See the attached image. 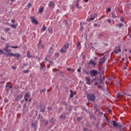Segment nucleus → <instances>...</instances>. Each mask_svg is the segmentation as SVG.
Instances as JSON below:
<instances>
[{"instance_id": "nucleus-1", "label": "nucleus", "mask_w": 131, "mask_h": 131, "mask_svg": "<svg viewBox=\"0 0 131 131\" xmlns=\"http://www.w3.org/2000/svg\"><path fill=\"white\" fill-rule=\"evenodd\" d=\"M7 57H16L17 60L21 57V55H20L19 53H17L15 54H14L13 53H8L7 54Z\"/></svg>"}, {"instance_id": "nucleus-2", "label": "nucleus", "mask_w": 131, "mask_h": 131, "mask_svg": "<svg viewBox=\"0 0 131 131\" xmlns=\"http://www.w3.org/2000/svg\"><path fill=\"white\" fill-rule=\"evenodd\" d=\"M87 98L89 101H92V102L95 101L96 100V96L95 94H90L87 95Z\"/></svg>"}, {"instance_id": "nucleus-3", "label": "nucleus", "mask_w": 131, "mask_h": 131, "mask_svg": "<svg viewBox=\"0 0 131 131\" xmlns=\"http://www.w3.org/2000/svg\"><path fill=\"white\" fill-rule=\"evenodd\" d=\"M54 47H55V45H53L49 50L48 51V56L49 57H51L52 55H53L54 52H55V50H54Z\"/></svg>"}, {"instance_id": "nucleus-4", "label": "nucleus", "mask_w": 131, "mask_h": 131, "mask_svg": "<svg viewBox=\"0 0 131 131\" xmlns=\"http://www.w3.org/2000/svg\"><path fill=\"white\" fill-rule=\"evenodd\" d=\"M55 6L56 4L53 1H50L48 4L49 8L50 9H55Z\"/></svg>"}, {"instance_id": "nucleus-5", "label": "nucleus", "mask_w": 131, "mask_h": 131, "mask_svg": "<svg viewBox=\"0 0 131 131\" xmlns=\"http://www.w3.org/2000/svg\"><path fill=\"white\" fill-rule=\"evenodd\" d=\"M90 74L92 77H94V76H96L98 74V72L96 70H93L90 71Z\"/></svg>"}, {"instance_id": "nucleus-6", "label": "nucleus", "mask_w": 131, "mask_h": 131, "mask_svg": "<svg viewBox=\"0 0 131 131\" xmlns=\"http://www.w3.org/2000/svg\"><path fill=\"white\" fill-rule=\"evenodd\" d=\"M114 53H115V54H118L119 53H120V52H121V49H120V46H119L116 47V48L114 50Z\"/></svg>"}, {"instance_id": "nucleus-7", "label": "nucleus", "mask_w": 131, "mask_h": 131, "mask_svg": "<svg viewBox=\"0 0 131 131\" xmlns=\"http://www.w3.org/2000/svg\"><path fill=\"white\" fill-rule=\"evenodd\" d=\"M10 45H9L8 43H6V47L5 48V52H6L7 53H9V52H12V50L9 49V48H10Z\"/></svg>"}, {"instance_id": "nucleus-8", "label": "nucleus", "mask_w": 131, "mask_h": 131, "mask_svg": "<svg viewBox=\"0 0 131 131\" xmlns=\"http://www.w3.org/2000/svg\"><path fill=\"white\" fill-rule=\"evenodd\" d=\"M85 79H86V83L87 84H89V85H91V83H92V80H91V78H90L89 77H85Z\"/></svg>"}, {"instance_id": "nucleus-9", "label": "nucleus", "mask_w": 131, "mask_h": 131, "mask_svg": "<svg viewBox=\"0 0 131 131\" xmlns=\"http://www.w3.org/2000/svg\"><path fill=\"white\" fill-rule=\"evenodd\" d=\"M31 22L33 23L34 24H36V25H38V21L34 18V17H31Z\"/></svg>"}, {"instance_id": "nucleus-10", "label": "nucleus", "mask_w": 131, "mask_h": 131, "mask_svg": "<svg viewBox=\"0 0 131 131\" xmlns=\"http://www.w3.org/2000/svg\"><path fill=\"white\" fill-rule=\"evenodd\" d=\"M112 123L115 127H118V126H119V123H118L116 121L113 120L112 121Z\"/></svg>"}, {"instance_id": "nucleus-11", "label": "nucleus", "mask_w": 131, "mask_h": 131, "mask_svg": "<svg viewBox=\"0 0 131 131\" xmlns=\"http://www.w3.org/2000/svg\"><path fill=\"white\" fill-rule=\"evenodd\" d=\"M40 111L42 113L45 112H46V106L45 104H42L40 106Z\"/></svg>"}, {"instance_id": "nucleus-12", "label": "nucleus", "mask_w": 131, "mask_h": 131, "mask_svg": "<svg viewBox=\"0 0 131 131\" xmlns=\"http://www.w3.org/2000/svg\"><path fill=\"white\" fill-rule=\"evenodd\" d=\"M105 61H106V56H104L100 60L99 63H100V64H103V63H105Z\"/></svg>"}, {"instance_id": "nucleus-13", "label": "nucleus", "mask_w": 131, "mask_h": 131, "mask_svg": "<svg viewBox=\"0 0 131 131\" xmlns=\"http://www.w3.org/2000/svg\"><path fill=\"white\" fill-rule=\"evenodd\" d=\"M98 15H97V14H94V16L92 17V15H90V18L89 19V21H94V20H95V18H96V17H97Z\"/></svg>"}, {"instance_id": "nucleus-14", "label": "nucleus", "mask_w": 131, "mask_h": 131, "mask_svg": "<svg viewBox=\"0 0 131 131\" xmlns=\"http://www.w3.org/2000/svg\"><path fill=\"white\" fill-rule=\"evenodd\" d=\"M6 90L7 92H9L10 91V89H12V85H11L10 84H7L6 85Z\"/></svg>"}, {"instance_id": "nucleus-15", "label": "nucleus", "mask_w": 131, "mask_h": 131, "mask_svg": "<svg viewBox=\"0 0 131 131\" xmlns=\"http://www.w3.org/2000/svg\"><path fill=\"white\" fill-rule=\"evenodd\" d=\"M60 53L66 52V45H64L63 47L60 50Z\"/></svg>"}, {"instance_id": "nucleus-16", "label": "nucleus", "mask_w": 131, "mask_h": 131, "mask_svg": "<svg viewBox=\"0 0 131 131\" xmlns=\"http://www.w3.org/2000/svg\"><path fill=\"white\" fill-rule=\"evenodd\" d=\"M32 126L34 129H36V123L34 122H32Z\"/></svg>"}, {"instance_id": "nucleus-17", "label": "nucleus", "mask_w": 131, "mask_h": 131, "mask_svg": "<svg viewBox=\"0 0 131 131\" xmlns=\"http://www.w3.org/2000/svg\"><path fill=\"white\" fill-rule=\"evenodd\" d=\"M66 118V113H63L62 115H61L60 116V118H61V119H65Z\"/></svg>"}, {"instance_id": "nucleus-18", "label": "nucleus", "mask_w": 131, "mask_h": 131, "mask_svg": "<svg viewBox=\"0 0 131 131\" xmlns=\"http://www.w3.org/2000/svg\"><path fill=\"white\" fill-rule=\"evenodd\" d=\"M23 98V94H19L17 96V100H20V99H22Z\"/></svg>"}, {"instance_id": "nucleus-19", "label": "nucleus", "mask_w": 131, "mask_h": 131, "mask_svg": "<svg viewBox=\"0 0 131 131\" xmlns=\"http://www.w3.org/2000/svg\"><path fill=\"white\" fill-rule=\"evenodd\" d=\"M70 98H73V91L70 90Z\"/></svg>"}, {"instance_id": "nucleus-20", "label": "nucleus", "mask_w": 131, "mask_h": 131, "mask_svg": "<svg viewBox=\"0 0 131 131\" xmlns=\"http://www.w3.org/2000/svg\"><path fill=\"white\" fill-rule=\"evenodd\" d=\"M89 63L90 64H93L94 66H96V62L94 60L90 61Z\"/></svg>"}, {"instance_id": "nucleus-21", "label": "nucleus", "mask_w": 131, "mask_h": 131, "mask_svg": "<svg viewBox=\"0 0 131 131\" xmlns=\"http://www.w3.org/2000/svg\"><path fill=\"white\" fill-rule=\"evenodd\" d=\"M117 98H121L122 97V95L120 93H119L117 94Z\"/></svg>"}, {"instance_id": "nucleus-22", "label": "nucleus", "mask_w": 131, "mask_h": 131, "mask_svg": "<svg viewBox=\"0 0 131 131\" xmlns=\"http://www.w3.org/2000/svg\"><path fill=\"white\" fill-rule=\"evenodd\" d=\"M42 31H46V30H47V27H46V26H43L42 28Z\"/></svg>"}, {"instance_id": "nucleus-23", "label": "nucleus", "mask_w": 131, "mask_h": 131, "mask_svg": "<svg viewBox=\"0 0 131 131\" xmlns=\"http://www.w3.org/2000/svg\"><path fill=\"white\" fill-rule=\"evenodd\" d=\"M55 56L56 58H59V57L60 56V55H59V53L58 52L55 53Z\"/></svg>"}, {"instance_id": "nucleus-24", "label": "nucleus", "mask_w": 131, "mask_h": 131, "mask_svg": "<svg viewBox=\"0 0 131 131\" xmlns=\"http://www.w3.org/2000/svg\"><path fill=\"white\" fill-rule=\"evenodd\" d=\"M43 12V8H41L39 9V13H42Z\"/></svg>"}, {"instance_id": "nucleus-25", "label": "nucleus", "mask_w": 131, "mask_h": 131, "mask_svg": "<svg viewBox=\"0 0 131 131\" xmlns=\"http://www.w3.org/2000/svg\"><path fill=\"white\" fill-rule=\"evenodd\" d=\"M11 27H12V28H14L16 29L17 28V27L16 26V25H14V24H12L10 25Z\"/></svg>"}, {"instance_id": "nucleus-26", "label": "nucleus", "mask_w": 131, "mask_h": 131, "mask_svg": "<svg viewBox=\"0 0 131 131\" xmlns=\"http://www.w3.org/2000/svg\"><path fill=\"white\" fill-rule=\"evenodd\" d=\"M23 72V73H25V74L28 73V72H29V70H24Z\"/></svg>"}, {"instance_id": "nucleus-27", "label": "nucleus", "mask_w": 131, "mask_h": 131, "mask_svg": "<svg viewBox=\"0 0 131 131\" xmlns=\"http://www.w3.org/2000/svg\"><path fill=\"white\" fill-rule=\"evenodd\" d=\"M25 97H27V98H29V97H30V95H29V94H28V93H27L25 95Z\"/></svg>"}, {"instance_id": "nucleus-28", "label": "nucleus", "mask_w": 131, "mask_h": 131, "mask_svg": "<svg viewBox=\"0 0 131 131\" xmlns=\"http://www.w3.org/2000/svg\"><path fill=\"white\" fill-rule=\"evenodd\" d=\"M77 46V48L79 49L80 48V42H78Z\"/></svg>"}, {"instance_id": "nucleus-29", "label": "nucleus", "mask_w": 131, "mask_h": 131, "mask_svg": "<svg viewBox=\"0 0 131 131\" xmlns=\"http://www.w3.org/2000/svg\"><path fill=\"white\" fill-rule=\"evenodd\" d=\"M46 89L44 88L43 89L40 90V92L41 93H45V92H46Z\"/></svg>"}, {"instance_id": "nucleus-30", "label": "nucleus", "mask_w": 131, "mask_h": 131, "mask_svg": "<svg viewBox=\"0 0 131 131\" xmlns=\"http://www.w3.org/2000/svg\"><path fill=\"white\" fill-rule=\"evenodd\" d=\"M106 12H111V8H108L106 9Z\"/></svg>"}, {"instance_id": "nucleus-31", "label": "nucleus", "mask_w": 131, "mask_h": 131, "mask_svg": "<svg viewBox=\"0 0 131 131\" xmlns=\"http://www.w3.org/2000/svg\"><path fill=\"white\" fill-rule=\"evenodd\" d=\"M112 16L113 18H116V15H115V13H112Z\"/></svg>"}, {"instance_id": "nucleus-32", "label": "nucleus", "mask_w": 131, "mask_h": 131, "mask_svg": "<svg viewBox=\"0 0 131 131\" xmlns=\"http://www.w3.org/2000/svg\"><path fill=\"white\" fill-rule=\"evenodd\" d=\"M27 57H28V58H31V55H30V53H27Z\"/></svg>"}, {"instance_id": "nucleus-33", "label": "nucleus", "mask_w": 131, "mask_h": 131, "mask_svg": "<svg viewBox=\"0 0 131 131\" xmlns=\"http://www.w3.org/2000/svg\"><path fill=\"white\" fill-rule=\"evenodd\" d=\"M47 61H48V62H49V64H50V65H53V62H52V61H51L50 60H47Z\"/></svg>"}, {"instance_id": "nucleus-34", "label": "nucleus", "mask_w": 131, "mask_h": 131, "mask_svg": "<svg viewBox=\"0 0 131 131\" xmlns=\"http://www.w3.org/2000/svg\"><path fill=\"white\" fill-rule=\"evenodd\" d=\"M107 22H108V23L110 24L112 22V20L110 18L107 20Z\"/></svg>"}, {"instance_id": "nucleus-35", "label": "nucleus", "mask_w": 131, "mask_h": 131, "mask_svg": "<svg viewBox=\"0 0 131 131\" xmlns=\"http://www.w3.org/2000/svg\"><path fill=\"white\" fill-rule=\"evenodd\" d=\"M4 101L6 102V103H8V102H9V99H8V98H5L4 99Z\"/></svg>"}, {"instance_id": "nucleus-36", "label": "nucleus", "mask_w": 131, "mask_h": 131, "mask_svg": "<svg viewBox=\"0 0 131 131\" xmlns=\"http://www.w3.org/2000/svg\"><path fill=\"white\" fill-rule=\"evenodd\" d=\"M28 8H31V3H29L28 4Z\"/></svg>"}, {"instance_id": "nucleus-37", "label": "nucleus", "mask_w": 131, "mask_h": 131, "mask_svg": "<svg viewBox=\"0 0 131 131\" xmlns=\"http://www.w3.org/2000/svg\"><path fill=\"white\" fill-rule=\"evenodd\" d=\"M18 46H12V49H18Z\"/></svg>"}, {"instance_id": "nucleus-38", "label": "nucleus", "mask_w": 131, "mask_h": 131, "mask_svg": "<svg viewBox=\"0 0 131 131\" xmlns=\"http://www.w3.org/2000/svg\"><path fill=\"white\" fill-rule=\"evenodd\" d=\"M52 109V107L51 106H48V111H51V110Z\"/></svg>"}, {"instance_id": "nucleus-39", "label": "nucleus", "mask_w": 131, "mask_h": 131, "mask_svg": "<svg viewBox=\"0 0 131 131\" xmlns=\"http://www.w3.org/2000/svg\"><path fill=\"white\" fill-rule=\"evenodd\" d=\"M16 69H17V67H16L15 66H12V69H13V70H15Z\"/></svg>"}, {"instance_id": "nucleus-40", "label": "nucleus", "mask_w": 131, "mask_h": 131, "mask_svg": "<svg viewBox=\"0 0 131 131\" xmlns=\"http://www.w3.org/2000/svg\"><path fill=\"white\" fill-rule=\"evenodd\" d=\"M120 20L121 22H124V19H123L122 17H121Z\"/></svg>"}, {"instance_id": "nucleus-41", "label": "nucleus", "mask_w": 131, "mask_h": 131, "mask_svg": "<svg viewBox=\"0 0 131 131\" xmlns=\"http://www.w3.org/2000/svg\"><path fill=\"white\" fill-rule=\"evenodd\" d=\"M5 30H6V31H10V28H5Z\"/></svg>"}, {"instance_id": "nucleus-42", "label": "nucleus", "mask_w": 131, "mask_h": 131, "mask_svg": "<svg viewBox=\"0 0 131 131\" xmlns=\"http://www.w3.org/2000/svg\"><path fill=\"white\" fill-rule=\"evenodd\" d=\"M123 27V24H120L119 27Z\"/></svg>"}, {"instance_id": "nucleus-43", "label": "nucleus", "mask_w": 131, "mask_h": 131, "mask_svg": "<svg viewBox=\"0 0 131 131\" xmlns=\"http://www.w3.org/2000/svg\"><path fill=\"white\" fill-rule=\"evenodd\" d=\"M99 83H103V80H102V79H100V82H99Z\"/></svg>"}, {"instance_id": "nucleus-44", "label": "nucleus", "mask_w": 131, "mask_h": 131, "mask_svg": "<svg viewBox=\"0 0 131 131\" xmlns=\"http://www.w3.org/2000/svg\"><path fill=\"white\" fill-rule=\"evenodd\" d=\"M24 99H25V102H27V98H26L25 96H24Z\"/></svg>"}, {"instance_id": "nucleus-45", "label": "nucleus", "mask_w": 131, "mask_h": 131, "mask_svg": "<svg viewBox=\"0 0 131 131\" xmlns=\"http://www.w3.org/2000/svg\"><path fill=\"white\" fill-rule=\"evenodd\" d=\"M77 120H79V121H80V120H81V117H78Z\"/></svg>"}, {"instance_id": "nucleus-46", "label": "nucleus", "mask_w": 131, "mask_h": 131, "mask_svg": "<svg viewBox=\"0 0 131 131\" xmlns=\"http://www.w3.org/2000/svg\"><path fill=\"white\" fill-rule=\"evenodd\" d=\"M11 22H12V23H15V22H16V21L14 19H12Z\"/></svg>"}, {"instance_id": "nucleus-47", "label": "nucleus", "mask_w": 131, "mask_h": 131, "mask_svg": "<svg viewBox=\"0 0 131 131\" xmlns=\"http://www.w3.org/2000/svg\"><path fill=\"white\" fill-rule=\"evenodd\" d=\"M81 69V68H79V69H78L77 72H80Z\"/></svg>"}, {"instance_id": "nucleus-48", "label": "nucleus", "mask_w": 131, "mask_h": 131, "mask_svg": "<svg viewBox=\"0 0 131 131\" xmlns=\"http://www.w3.org/2000/svg\"><path fill=\"white\" fill-rule=\"evenodd\" d=\"M1 53L2 54H4V51H3V50H2L0 49V54H1Z\"/></svg>"}, {"instance_id": "nucleus-49", "label": "nucleus", "mask_w": 131, "mask_h": 131, "mask_svg": "<svg viewBox=\"0 0 131 131\" xmlns=\"http://www.w3.org/2000/svg\"><path fill=\"white\" fill-rule=\"evenodd\" d=\"M49 33H53V31H52V30H50L49 31Z\"/></svg>"}, {"instance_id": "nucleus-50", "label": "nucleus", "mask_w": 131, "mask_h": 131, "mask_svg": "<svg viewBox=\"0 0 131 131\" xmlns=\"http://www.w3.org/2000/svg\"><path fill=\"white\" fill-rule=\"evenodd\" d=\"M94 26L95 27H96V26H98V24H94Z\"/></svg>"}, {"instance_id": "nucleus-51", "label": "nucleus", "mask_w": 131, "mask_h": 131, "mask_svg": "<svg viewBox=\"0 0 131 131\" xmlns=\"http://www.w3.org/2000/svg\"><path fill=\"white\" fill-rule=\"evenodd\" d=\"M40 69H43V66H41L40 68Z\"/></svg>"}, {"instance_id": "nucleus-52", "label": "nucleus", "mask_w": 131, "mask_h": 131, "mask_svg": "<svg viewBox=\"0 0 131 131\" xmlns=\"http://www.w3.org/2000/svg\"><path fill=\"white\" fill-rule=\"evenodd\" d=\"M76 5L77 7H78V1L76 3Z\"/></svg>"}, {"instance_id": "nucleus-53", "label": "nucleus", "mask_w": 131, "mask_h": 131, "mask_svg": "<svg viewBox=\"0 0 131 131\" xmlns=\"http://www.w3.org/2000/svg\"><path fill=\"white\" fill-rule=\"evenodd\" d=\"M84 2L85 3H88V2H89V0H84Z\"/></svg>"}, {"instance_id": "nucleus-54", "label": "nucleus", "mask_w": 131, "mask_h": 131, "mask_svg": "<svg viewBox=\"0 0 131 131\" xmlns=\"http://www.w3.org/2000/svg\"><path fill=\"white\" fill-rule=\"evenodd\" d=\"M40 42H41V40H39V42L38 43V45H40Z\"/></svg>"}, {"instance_id": "nucleus-55", "label": "nucleus", "mask_w": 131, "mask_h": 131, "mask_svg": "<svg viewBox=\"0 0 131 131\" xmlns=\"http://www.w3.org/2000/svg\"><path fill=\"white\" fill-rule=\"evenodd\" d=\"M98 84V82H95V85H97Z\"/></svg>"}, {"instance_id": "nucleus-56", "label": "nucleus", "mask_w": 131, "mask_h": 131, "mask_svg": "<svg viewBox=\"0 0 131 131\" xmlns=\"http://www.w3.org/2000/svg\"><path fill=\"white\" fill-rule=\"evenodd\" d=\"M83 30V28L82 27V26L81 28V30Z\"/></svg>"}, {"instance_id": "nucleus-57", "label": "nucleus", "mask_w": 131, "mask_h": 131, "mask_svg": "<svg viewBox=\"0 0 131 131\" xmlns=\"http://www.w3.org/2000/svg\"><path fill=\"white\" fill-rule=\"evenodd\" d=\"M45 60H47V61H48V58L47 57L45 58Z\"/></svg>"}, {"instance_id": "nucleus-58", "label": "nucleus", "mask_w": 131, "mask_h": 131, "mask_svg": "<svg viewBox=\"0 0 131 131\" xmlns=\"http://www.w3.org/2000/svg\"><path fill=\"white\" fill-rule=\"evenodd\" d=\"M67 70H70V68H68V69H67Z\"/></svg>"}, {"instance_id": "nucleus-59", "label": "nucleus", "mask_w": 131, "mask_h": 131, "mask_svg": "<svg viewBox=\"0 0 131 131\" xmlns=\"http://www.w3.org/2000/svg\"><path fill=\"white\" fill-rule=\"evenodd\" d=\"M29 102H31V99H29Z\"/></svg>"}, {"instance_id": "nucleus-60", "label": "nucleus", "mask_w": 131, "mask_h": 131, "mask_svg": "<svg viewBox=\"0 0 131 131\" xmlns=\"http://www.w3.org/2000/svg\"><path fill=\"white\" fill-rule=\"evenodd\" d=\"M98 88H101V86H99V85H98Z\"/></svg>"}, {"instance_id": "nucleus-61", "label": "nucleus", "mask_w": 131, "mask_h": 131, "mask_svg": "<svg viewBox=\"0 0 131 131\" xmlns=\"http://www.w3.org/2000/svg\"><path fill=\"white\" fill-rule=\"evenodd\" d=\"M49 92H50V90H48V93H49Z\"/></svg>"}, {"instance_id": "nucleus-62", "label": "nucleus", "mask_w": 131, "mask_h": 131, "mask_svg": "<svg viewBox=\"0 0 131 131\" xmlns=\"http://www.w3.org/2000/svg\"><path fill=\"white\" fill-rule=\"evenodd\" d=\"M84 130H85V129H86L85 128H84Z\"/></svg>"}, {"instance_id": "nucleus-63", "label": "nucleus", "mask_w": 131, "mask_h": 131, "mask_svg": "<svg viewBox=\"0 0 131 131\" xmlns=\"http://www.w3.org/2000/svg\"><path fill=\"white\" fill-rule=\"evenodd\" d=\"M125 51L126 52V51H127L126 49H125Z\"/></svg>"}, {"instance_id": "nucleus-64", "label": "nucleus", "mask_w": 131, "mask_h": 131, "mask_svg": "<svg viewBox=\"0 0 131 131\" xmlns=\"http://www.w3.org/2000/svg\"><path fill=\"white\" fill-rule=\"evenodd\" d=\"M130 54H131V51H130Z\"/></svg>"}]
</instances>
